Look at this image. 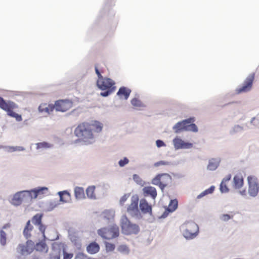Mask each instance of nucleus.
Listing matches in <instances>:
<instances>
[{
    "label": "nucleus",
    "mask_w": 259,
    "mask_h": 259,
    "mask_svg": "<svg viewBox=\"0 0 259 259\" xmlns=\"http://www.w3.org/2000/svg\"><path fill=\"white\" fill-rule=\"evenodd\" d=\"M131 104L134 107H140L143 106L141 101L136 98H134L131 100Z\"/></svg>",
    "instance_id": "79ce46f5"
},
{
    "label": "nucleus",
    "mask_w": 259,
    "mask_h": 259,
    "mask_svg": "<svg viewBox=\"0 0 259 259\" xmlns=\"http://www.w3.org/2000/svg\"><path fill=\"white\" fill-rule=\"evenodd\" d=\"M142 191L145 197L150 196L153 200L156 199L157 195L156 188L152 186H146L142 189Z\"/></svg>",
    "instance_id": "4468645a"
},
{
    "label": "nucleus",
    "mask_w": 259,
    "mask_h": 259,
    "mask_svg": "<svg viewBox=\"0 0 259 259\" xmlns=\"http://www.w3.org/2000/svg\"><path fill=\"white\" fill-rule=\"evenodd\" d=\"M254 77V73L249 74L243 81L242 84V86L236 89V92L237 94H239L243 93H247L250 92L252 88Z\"/></svg>",
    "instance_id": "0eeeda50"
},
{
    "label": "nucleus",
    "mask_w": 259,
    "mask_h": 259,
    "mask_svg": "<svg viewBox=\"0 0 259 259\" xmlns=\"http://www.w3.org/2000/svg\"><path fill=\"white\" fill-rule=\"evenodd\" d=\"M173 145L176 150L179 149H189L193 147V144L183 140L176 137L172 140Z\"/></svg>",
    "instance_id": "9d476101"
},
{
    "label": "nucleus",
    "mask_w": 259,
    "mask_h": 259,
    "mask_svg": "<svg viewBox=\"0 0 259 259\" xmlns=\"http://www.w3.org/2000/svg\"><path fill=\"white\" fill-rule=\"evenodd\" d=\"M38 226H39V231L41 232L44 237L45 238H46V236L45 235V230H46L45 226L44 225H42V223H41V224L38 225Z\"/></svg>",
    "instance_id": "13d9d810"
},
{
    "label": "nucleus",
    "mask_w": 259,
    "mask_h": 259,
    "mask_svg": "<svg viewBox=\"0 0 259 259\" xmlns=\"http://www.w3.org/2000/svg\"><path fill=\"white\" fill-rule=\"evenodd\" d=\"M115 82L110 78L103 77L98 79L97 85L98 88L103 92L100 93V95L103 97L109 96L115 90Z\"/></svg>",
    "instance_id": "f03ea898"
},
{
    "label": "nucleus",
    "mask_w": 259,
    "mask_h": 259,
    "mask_svg": "<svg viewBox=\"0 0 259 259\" xmlns=\"http://www.w3.org/2000/svg\"><path fill=\"white\" fill-rule=\"evenodd\" d=\"M129 161V159L127 157H124L123 159H120L118 161V164L120 167H122L128 164Z\"/></svg>",
    "instance_id": "de8ad7c7"
},
{
    "label": "nucleus",
    "mask_w": 259,
    "mask_h": 259,
    "mask_svg": "<svg viewBox=\"0 0 259 259\" xmlns=\"http://www.w3.org/2000/svg\"><path fill=\"white\" fill-rule=\"evenodd\" d=\"M6 233L3 230H0V243L2 246H4L6 244Z\"/></svg>",
    "instance_id": "e433bc0d"
},
{
    "label": "nucleus",
    "mask_w": 259,
    "mask_h": 259,
    "mask_svg": "<svg viewBox=\"0 0 259 259\" xmlns=\"http://www.w3.org/2000/svg\"><path fill=\"white\" fill-rule=\"evenodd\" d=\"M131 93V90L130 89L125 87H121L119 89L117 93V95L118 96H123L124 99L127 100L128 98Z\"/></svg>",
    "instance_id": "412c9836"
},
{
    "label": "nucleus",
    "mask_w": 259,
    "mask_h": 259,
    "mask_svg": "<svg viewBox=\"0 0 259 259\" xmlns=\"http://www.w3.org/2000/svg\"><path fill=\"white\" fill-rule=\"evenodd\" d=\"M156 145L158 148L165 147L166 146L165 143L161 140H157L156 141Z\"/></svg>",
    "instance_id": "6e6d98bb"
},
{
    "label": "nucleus",
    "mask_w": 259,
    "mask_h": 259,
    "mask_svg": "<svg viewBox=\"0 0 259 259\" xmlns=\"http://www.w3.org/2000/svg\"><path fill=\"white\" fill-rule=\"evenodd\" d=\"M244 184V180L241 175H235L233 177V186L235 189L241 188Z\"/></svg>",
    "instance_id": "6ab92c4d"
},
{
    "label": "nucleus",
    "mask_w": 259,
    "mask_h": 259,
    "mask_svg": "<svg viewBox=\"0 0 259 259\" xmlns=\"http://www.w3.org/2000/svg\"><path fill=\"white\" fill-rule=\"evenodd\" d=\"M34 189H35L36 192H37V193L38 194V195L43 194L44 191L48 190V188L46 187H38Z\"/></svg>",
    "instance_id": "09e8293b"
},
{
    "label": "nucleus",
    "mask_w": 259,
    "mask_h": 259,
    "mask_svg": "<svg viewBox=\"0 0 259 259\" xmlns=\"http://www.w3.org/2000/svg\"><path fill=\"white\" fill-rule=\"evenodd\" d=\"M127 212L130 215L136 219L140 220L142 218V215L139 208L130 210Z\"/></svg>",
    "instance_id": "cd10ccee"
},
{
    "label": "nucleus",
    "mask_w": 259,
    "mask_h": 259,
    "mask_svg": "<svg viewBox=\"0 0 259 259\" xmlns=\"http://www.w3.org/2000/svg\"><path fill=\"white\" fill-rule=\"evenodd\" d=\"M171 164V162L160 160L154 163V167H158L160 165H170Z\"/></svg>",
    "instance_id": "c03bdc74"
},
{
    "label": "nucleus",
    "mask_w": 259,
    "mask_h": 259,
    "mask_svg": "<svg viewBox=\"0 0 259 259\" xmlns=\"http://www.w3.org/2000/svg\"><path fill=\"white\" fill-rule=\"evenodd\" d=\"M38 111L39 112L42 113L44 112H46L48 114H50L49 108L48 107H46L45 105H40L38 107Z\"/></svg>",
    "instance_id": "3c124183"
},
{
    "label": "nucleus",
    "mask_w": 259,
    "mask_h": 259,
    "mask_svg": "<svg viewBox=\"0 0 259 259\" xmlns=\"http://www.w3.org/2000/svg\"><path fill=\"white\" fill-rule=\"evenodd\" d=\"M105 247L107 252L113 251L115 248V246L114 244L110 242H105Z\"/></svg>",
    "instance_id": "37998d69"
},
{
    "label": "nucleus",
    "mask_w": 259,
    "mask_h": 259,
    "mask_svg": "<svg viewBox=\"0 0 259 259\" xmlns=\"http://www.w3.org/2000/svg\"><path fill=\"white\" fill-rule=\"evenodd\" d=\"M88 255L83 252L77 253L74 259H87Z\"/></svg>",
    "instance_id": "603ef678"
},
{
    "label": "nucleus",
    "mask_w": 259,
    "mask_h": 259,
    "mask_svg": "<svg viewBox=\"0 0 259 259\" xmlns=\"http://www.w3.org/2000/svg\"><path fill=\"white\" fill-rule=\"evenodd\" d=\"M139 197L137 195H133L131 198V203L127 208V211L138 208Z\"/></svg>",
    "instance_id": "4be33fe9"
},
{
    "label": "nucleus",
    "mask_w": 259,
    "mask_h": 259,
    "mask_svg": "<svg viewBox=\"0 0 259 259\" xmlns=\"http://www.w3.org/2000/svg\"><path fill=\"white\" fill-rule=\"evenodd\" d=\"M12 101H6L3 98L0 97V108L6 111L8 107H12Z\"/></svg>",
    "instance_id": "bb28decb"
},
{
    "label": "nucleus",
    "mask_w": 259,
    "mask_h": 259,
    "mask_svg": "<svg viewBox=\"0 0 259 259\" xmlns=\"http://www.w3.org/2000/svg\"><path fill=\"white\" fill-rule=\"evenodd\" d=\"M33 227L30 224V221L29 220L27 222L26 226L24 228V232H25L28 229V230L32 231Z\"/></svg>",
    "instance_id": "4d7b16f0"
},
{
    "label": "nucleus",
    "mask_w": 259,
    "mask_h": 259,
    "mask_svg": "<svg viewBox=\"0 0 259 259\" xmlns=\"http://www.w3.org/2000/svg\"><path fill=\"white\" fill-rule=\"evenodd\" d=\"M130 196V194H125L120 198L119 202L121 205H123Z\"/></svg>",
    "instance_id": "864d4df0"
},
{
    "label": "nucleus",
    "mask_w": 259,
    "mask_h": 259,
    "mask_svg": "<svg viewBox=\"0 0 259 259\" xmlns=\"http://www.w3.org/2000/svg\"><path fill=\"white\" fill-rule=\"evenodd\" d=\"M231 177H232L231 175L229 174V175H227L225 178H224L222 180V181H223V183L224 182L226 183L227 182H228V181H229L231 180Z\"/></svg>",
    "instance_id": "338daca9"
},
{
    "label": "nucleus",
    "mask_w": 259,
    "mask_h": 259,
    "mask_svg": "<svg viewBox=\"0 0 259 259\" xmlns=\"http://www.w3.org/2000/svg\"><path fill=\"white\" fill-rule=\"evenodd\" d=\"M95 186L93 185L90 186L87 188L85 190V193L88 198L91 199H96V197L95 194Z\"/></svg>",
    "instance_id": "b1692460"
},
{
    "label": "nucleus",
    "mask_w": 259,
    "mask_h": 259,
    "mask_svg": "<svg viewBox=\"0 0 259 259\" xmlns=\"http://www.w3.org/2000/svg\"><path fill=\"white\" fill-rule=\"evenodd\" d=\"M95 72L98 76V79H100L103 78V76L102 75L101 72H100L99 70L98 69V67L96 66H95Z\"/></svg>",
    "instance_id": "680f3d73"
},
{
    "label": "nucleus",
    "mask_w": 259,
    "mask_h": 259,
    "mask_svg": "<svg viewBox=\"0 0 259 259\" xmlns=\"http://www.w3.org/2000/svg\"><path fill=\"white\" fill-rule=\"evenodd\" d=\"M248 193L250 196L255 197L259 192V183L257 178L253 176L247 177Z\"/></svg>",
    "instance_id": "6e6552de"
},
{
    "label": "nucleus",
    "mask_w": 259,
    "mask_h": 259,
    "mask_svg": "<svg viewBox=\"0 0 259 259\" xmlns=\"http://www.w3.org/2000/svg\"><path fill=\"white\" fill-rule=\"evenodd\" d=\"M63 259H71L73 256L72 253L66 252L65 248H63Z\"/></svg>",
    "instance_id": "49530a36"
},
{
    "label": "nucleus",
    "mask_w": 259,
    "mask_h": 259,
    "mask_svg": "<svg viewBox=\"0 0 259 259\" xmlns=\"http://www.w3.org/2000/svg\"><path fill=\"white\" fill-rule=\"evenodd\" d=\"M231 218V217L228 214H224L220 216V219L225 222L229 221Z\"/></svg>",
    "instance_id": "5fc2aeb1"
},
{
    "label": "nucleus",
    "mask_w": 259,
    "mask_h": 259,
    "mask_svg": "<svg viewBox=\"0 0 259 259\" xmlns=\"http://www.w3.org/2000/svg\"><path fill=\"white\" fill-rule=\"evenodd\" d=\"M12 107H8V109H6V111L7 112V114L16 119L17 121H21L22 120V116L20 114H19L13 111V109L18 107L16 104L12 102Z\"/></svg>",
    "instance_id": "dca6fc26"
},
{
    "label": "nucleus",
    "mask_w": 259,
    "mask_h": 259,
    "mask_svg": "<svg viewBox=\"0 0 259 259\" xmlns=\"http://www.w3.org/2000/svg\"><path fill=\"white\" fill-rule=\"evenodd\" d=\"M195 121V118L194 117H191L186 119H184L181 121L178 122L172 127L173 130L176 134H179L182 131H186V124L194 122Z\"/></svg>",
    "instance_id": "9b49d317"
},
{
    "label": "nucleus",
    "mask_w": 259,
    "mask_h": 259,
    "mask_svg": "<svg viewBox=\"0 0 259 259\" xmlns=\"http://www.w3.org/2000/svg\"><path fill=\"white\" fill-rule=\"evenodd\" d=\"M120 226L122 232L124 235H137L140 231L139 225L132 223L125 216L122 217Z\"/></svg>",
    "instance_id": "20e7f679"
},
{
    "label": "nucleus",
    "mask_w": 259,
    "mask_h": 259,
    "mask_svg": "<svg viewBox=\"0 0 259 259\" xmlns=\"http://www.w3.org/2000/svg\"><path fill=\"white\" fill-rule=\"evenodd\" d=\"M183 236L187 240L195 238L199 234V227L194 222L187 221L181 226Z\"/></svg>",
    "instance_id": "7ed1b4c3"
},
{
    "label": "nucleus",
    "mask_w": 259,
    "mask_h": 259,
    "mask_svg": "<svg viewBox=\"0 0 259 259\" xmlns=\"http://www.w3.org/2000/svg\"><path fill=\"white\" fill-rule=\"evenodd\" d=\"M18 249L20 250V252L23 255L30 253L32 252V248H29L27 245L19 244Z\"/></svg>",
    "instance_id": "7c9ffc66"
},
{
    "label": "nucleus",
    "mask_w": 259,
    "mask_h": 259,
    "mask_svg": "<svg viewBox=\"0 0 259 259\" xmlns=\"http://www.w3.org/2000/svg\"><path fill=\"white\" fill-rule=\"evenodd\" d=\"M250 123L254 126L259 128V114L255 117H252L250 121Z\"/></svg>",
    "instance_id": "a19ab883"
},
{
    "label": "nucleus",
    "mask_w": 259,
    "mask_h": 259,
    "mask_svg": "<svg viewBox=\"0 0 259 259\" xmlns=\"http://www.w3.org/2000/svg\"><path fill=\"white\" fill-rule=\"evenodd\" d=\"M221 158H213L208 160V163L207 166V169L210 171H214L217 169L221 162Z\"/></svg>",
    "instance_id": "f3484780"
},
{
    "label": "nucleus",
    "mask_w": 259,
    "mask_h": 259,
    "mask_svg": "<svg viewBox=\"0 0 259 259\" xmlns=\"http://www.w3.org/2000/svg\"><path fill=\"white\" fill-rule=\"evenodd\" d=\"M7 148H8V151L9 152L25 150V148L22 146H8Z\"/></svg>",
    "instance_id": "58836bf2"
},
{
    "label": "nucleus",
    "mask_w": 259,
    "mask_h": 259,
    "mask_svg": "<svg viewBox=\"0 0 259 259\" xmlns=\"http://www.w3.org/2000/svg\"><path fill=\"white\" fill-rule=\"evenodd\" d=\"M37 149H47L53 147V145L47 142L37 143L36 144Z\"/></svg>",
    "instance_id": "c85d7f7f"
},
{
    "label": "nucleus",
    "mask_w": 259,
    "mask_h": 259,
    "mask_svg": "<svg viewBox=\"0 0 259 259\" xmlns=\"http://www.w3.org/2000/svg\"><path fill=\"white\" fill-rule=\"evenodd\" d=\"M178 207V201L177 199L170 200L168 206L166 207L169 212L171 213L175 211Z\"/></svg>",
    "instance_id": "393cba45"
},
{
    "label": "nucleus",
    "mask_w": 259,
    "mask_h": 259,
    "mask_svg": "<svg viewBox=\"0 0 259 259\" xmlns=\"http://www.w3.org/2000/svg\"><path fill=\"white\" fill-rule=\"evenodd\" d=\"M186 131H190L193 132H197L198 131V128L197 125L193 122L188 123L186 124Z\"/></svg>",
    "instance_id": "72a5a7b5"
},
{
    "label": "nucleus",
    "mask_w": 259,
    "mask_h": 259,
    "mask_svg": "<svg viewBox=\"0 0 259 259\" xmlns=\"http://www.w3.org/2000/svg\"><path fill=\"white\" fill-rule=\"evenodd\" d=\"M46 247V243L44 241H41L36 243L34 246V248L37 251H42L45 250Z\"/></svg>",
    "instance_id": "2f4dec72"
},
{
    "label": "nucleus",
    "mask_w": 259,
    "mask_h": 259,
    "mask_svg": "<svg viewBox=\"0 0 259 259\" xmlns=\"http://www.w3.org/2000/svg\"><path fill=\"white\" fill-rule=\"evenodd\" d=\"M26 191L29 192V196L28 197H27L28 201L31 200L33 199H36L38 196V194L37 193V192H36L35 189H34Z\"/></svg>",
    "instance_id": "c9c22d12"
},
{
    "label": "nucleus",
    "mask_w": 259,
    "mask_h": 259,
    "mask_svg": "<svg viewBox=\"0 0 259 259\" xmlns=\"http://www.w3.org/2000/svg\"><path fill=\"white\" fill-rule=\"evenodd\" d=\"M26 245L32 248V250L34 248V242L32 240H27L26 242Z\"/></svg>",
    "instance_id": "e2e57ef3"
},
{
    "label": "nucleus",
    "mask_w": 259,
    "mask_h": 259,
    "mask_svg": "<svg viewBox=\"0 0 259 259\" xmlns=\"http://www.w3.org/2000/svg\"><path fill=\"white\" fill-rule=\"evenodd\" d=\"M220 191L222 193H228L229 191V189L227 187L226 183L221 182L220 185Z\"/></svg>",
    "instance_id": "ea45409f"
},
{
    "label": "nucleus",
    "mask_w": 259,
    "mask_h": 259,
    "mask_svg": "<svg viewBox=\"0 0 259 259\" xmlns=\"http://www.w3.org/2000/svg\"><path fill=\"white\" fill-rule=\"evenodd\" d=\"M42 214L37 213L32 219V222L35 225H38L41 223Z\"/></svg>",
    "instance_id": "473e14b6"
},
{
    "label": "nucleus",
    "mask_w": 259,
    "mask_h": 259,
    "mask_svg": "<svg viewBox=\"0 0 259 259\" xmlns=\"http://www.w3.org/2000/svg\"><path fill=\"white\" fill-rule=\"evenodd\" d=\"M140 209L144 213H148L150 215L152 213V208L151 205L149 204L145 199H142L140 201Z\"/></svg>",
    "instance_id": "2eb2a0df"
},
{
    "label": "nucleus",
    "mask_w": 259,
    "mask_h": 259,
    "mask_svg": "<svg viewBox=\"0 0 259 259\" xmlns=\"http://www.w3.org/2000/svg\"><path fill=\"white\" fill-rule=\"evenodd\" d=\"M49 112L50 111H53V110L55 109V105H53V104H50L49 105Z\"/></svg>",
    "instance_id": "774afa93"
},
{
    "label": "nucleus",
    "mask_w": 259,
    "mask_h": 259,
    "mask_svg": "<svg viewBox=\"0 0 259 259\" xmlns=\"http://www.w3.org/2000/svg\"><path fill=\"white\" fill-rule=\"evenodd\" d=\"M30 230H28V229L26 231V232H24V230H23V235L24 237L26 238V239H28L30 236L31 234L30 233Z\"/></svg>",
    "instance_id": "0e129e2a"
},
{
    "label": "nucleus",
    "mask_w": 259,
    "mask_h": 259,
    "mask_svg": "<svg viewBox=\"0 0 259 259\" xmlns=\"http://www.w3.org/2000/svg\"><path fill=\"white\" fill-rule=\"evenodd\" d=\"M75 135L78 138L75 143H81L82 145H88L94 141L93 128L90 124L82 123L78 125L74 130Z\"/></svg>",
    "instance_id": "f257e3e1"
},
{
    "label": "nucleus",
    "mask_w": 259,
    "mask_h": 259,
    "mask_svg": "<svg viewBox=\"0 0 259 259\" xmlns=\"http://www.w3.org/2000/svg\"><path fill=\"white\" fill-rule=\"evenodd\" d=\"M71 241L75 245L77 244L78 241L77 238L74 235H70L69 236Z\"/></svg>",
    "instance_id": "bf43d9fd"
},
{
    "label": "nucleus",
    "mask_w": 259,
    "mask_h": 259,
    "mask_svg": "<svg viewBox=\"0 0 259 259\" xmlns=\"http://www.w3.org/2000/svg\"><path fill=\"white\" fill-rule=\"evenodd\" d=\"M93 130H95L97 133L100 132L102 130V124L98 121H96L94 124L91 125Z\"/></svg>",
    "instance_id": "4c0bfd02"
},
{
    "label": "nucleus",
    "mask_w": 259,
    "mask_h": 259,
    "mask_svg": "<svg viewBox=\"0 0 259 259\" xmlns=\"http://www.w3.org/2000/svg\"><path fill=\"white\" fill-rule=\"evenodd\" d=\"M29 192L26 190L18 191L15 193L12 198L10 200V203L14 206H20L23 202L28 201L27 197L29 196Z\"/></svg>",
    "instance_id": "1a4fd4ad"
},
{
    "label": "nucleus",
    "mask_w": 259,
    "mask_h": 259,
    "mask_svg": "<svg viewBox=\"0 0 259 259\" xmlns=\"http://www.w3.org/2000/svg\"><path fill=\"white\" fill-rule=\"evenodd\" d=\"M100 250V246L96 242H92L87 246V251L91 254L98 253Z\"/></svg>",
    "instance_id": "a211bd4d"
},
{
    "label": "nucleus",
    "mask_w": 259,
    "mask_h": 259,
    "mask_svg": "<svg viewBox=\"0 0 259 259\" xmlns=\"http://www.w3.org/2000/svg\"><path fill=\"white\" fill-rule=\"evenodd\" d=\"M115 211L112 209L105 210L100 214V218L104 224H112L114 220Z\"/></svg>",
    "instance_id": "f8f14e48"
},
{
    "label": "nucleus",
    "mask_w": 259,
    "mask_h": 259,
    "mask_svg": "<svg viewBox=\"0 0 259 259\" xmlns=\"http://www.w3.org/2000/svg\"><path fill=\"white\" fill-rule=\"evenodd\" d=\"M59 205L57 201H51L49 203L48 210L52 211L56 207Z\"/></svg>",
    "instance_id": "a18cd8bd"
},
{
    "label": "nucleus",
    "mask_w": 259,
    "mask_h": 259,
    "mask_svg": "<svg viewBox=\"0 0 259 259\" xmlns=\"http://www.w3.org/2000/svg\"><path fill=\"white\" fill-rule=\"evenodd\" d=\"M171 176L167 173L158 174L151 180V184L159 186L161 191H163L168 183L171 181Z\"/></svg>",
    "instance_id": "423d86ee"
},
{
    "label": "nucleus",
    "mask_w": 259,
    "mask_h": 259,
    "mask_svg": "<svg viewBox=\"0 0 259 259\" xmlns=\"http://www.w3.org/2000/svg\"><path fill=\"white\" fill-rule=\"evenodd\" d=\"M117 250L120 253L125 255H128L130 253V249L126 244L119 245L117 248Z\"/></svg>",
    "instance_id": "a878e982"
},
{
    "label": "nucleus",
    "mask_w": 259,
    "mask_h": 259,
    "mask_svg": "<svg viewBox=\"0 0 259 259\" xmlns=\"http://www.w3.org/2000/svg\"><path fill=\"white\" fill-rule=\"evenodd\" d=\"M243 131V127L239 125H235L230 131V134L231 135H234L235 134L241 132Z\"/></svg>",
    "instance_id": "f704fd0d"
},
{
    "label": "nucleus",
    "mask_w": 259,
    "mask_h": 259,
    "mask_svg": "<svg viewBox=\"0 0 259 259\" xmlns=\"http://www.w3.org/2000/svg\"><path fill=\"white\" fill-rule=\"evenodd\" d=\"M59 196V201L62 203H67L71 199V195L67 190H64L58 192Z\"/></svg>",
    "instance_id": "aec40b11"
},
{
    "label": "nucleus",
    "mask_w": 259,
    "mask_h": 259,
    "mask_svg": "<svg viewBox=\"0 0 259 259\" xmlns=\"http://www.w3.org/2000/svg\"><path fill=\"white\" fill-rule=\"evenodd\" d=\"M134 181L138 185H142L143 181L140 176L137 174H134L133 176Z\"/></svg>",
    "instance_id": "8fccbe9b"
},
{
    "label": "nucleus",
    "mask_w": 259,
    "mask_h": 259,
    "mask_svg": "<svg viewBox=\"0 0 259 259\" xmlns=\"http://www.w3.org/2000/svg\"><path fill=\"white\" fill-rule=\"evenodd\" d=\"M72 106V102L68 100H59L55 102V107L57 111L65 112Z\"/></svg>",
    "instance_id": "ddd939ff"
},
{
    "label": "nucleus",
    "mask_w": 259,
    "mask_h": 259,
    "mask_svg": "<svg viewBox=\"0 0 259 259\" xmlns=\"http://www.w3.org/2000/svg\"><path fill=\"white\" fill-rule=\"evenodd\" d=\"M74 195L77 200L82 199L85 198L84 189L81 187H76L74 188Z\"/></svg>",
    "instance_id": "5701e85b"
},
{
    "label": "nucleus",
    "mask_w": 259,
    "mask_h": 259,
    "mask_svg": "<svg viewBox=\"0 0 259 259\" xmlns=\"http://www.w3.org/2000/svg\"><path fill=\"white\" fill-rule=\"evenodd\" d=\"M214 189L215 187L214 186H211L208 189H206L205 190L201 192L200 194H199L197 196V199H201L208 194L212 193L214 190Z\"/></svg>",
    "instance_id": "c756f323"
},
{
    "label": "nucleus",
    "mask_w": 259,
    "mask_h": 259,
    "mask_svg": "<svg viewBox=\"0 0 259 259\" xmlns=\"http://www.w3.org/2000/svg\"><path fill=\"white\" fill-rule=\"evenodd\" d=\"M169 213H171V212H169V211L168 210V209L167 208H165V211L161 214V215L160 217V219H165V218H166L168 216V214Z\"/></svg>",
    "instance_id": "052dcab7"
},
{
    "label": "nucleus",
    "mask_w": 259,
    "mask_h": 259,
    "mask_svg": "<svg viewBox=\"0 0 259 259\" xmlns=\"http://www.w3.org/2000/svg\"><path fill=\"white\" fill-rule=\"evenodd\" d=\"M98 234L102 238L107 240L115 238L119 235V227L117 225L113 224L108 227H104L99 229Z\"/></svg>",
    "instance_id": "39448f33"
},
{
    "label": "nucleus",
    "mask_w": 259,
    "mask_h": 259,
    "mask_svg": "<svg viewBox=\"0 0 259 259\" xmlns=\"http://www.w3.org/2000/svg\"><path fill=\"white\" fill-rule=\"evenodd\" d=\"M49 259H60V255L59 254H53L50 255Z\"/></svg>",
    "instance_id": "69168bd1"
}]
</instances>
